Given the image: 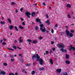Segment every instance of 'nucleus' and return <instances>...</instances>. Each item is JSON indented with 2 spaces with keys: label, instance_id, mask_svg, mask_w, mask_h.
I'll return each mask as SVG.
<instances>
[{
  "label": "nucleus",
  "instance_id": "42",
  "mask_svg": "<svg viewBox=\"0 0 75 75\" xmlns=\"http://www.w3.org/2000/svg\"><path fill=\"white\" fill-rule=\"evenodd\" d=\"M9 75H15L13 73H10L9 74Z\"/></svg>",
  "mask_w": 75,
  "mask_h": 75
},
{
  "label": "nucleus",
  "instance_id": "43",
  "mask_svg": "<svg viewBox=\"0 0 75 75\" xmlns=\"http://www.w3.org/2000/svg\"><path fill=\"white\" fill-rule=\"evenodd\" d=\"M21 20L22 21H24V19L23 18H21Z\"/></svg>",
  "mask_w": 75,
  "mask_h": 75
},
{
  "label": "nucleus",
  "instance_id": "38",
  "mask_svg": "<svg viewBox=\"0 0 75 75\" xmlns=\"http://www.w3.org/2000/svg\"><path fill=\"white\" fill-rule=\"evenodd\" d=\"M4 66H7V63H4Z\"/></svg>",
  "mask_w": 75,
  "mask_h": 75
},
{
  "label": "nucleus",
  "instance_id": "7",
  "mask_svg": "<svg viewBox=\"0 0 75 75\" xmlns=\"http://www.w3.org/2000/svg\"><path fill=\"white\" fill-rule=\"evenodd\" d=\"M66 7H67L68 9L69 8H71V5L70 4H68L66 5Z\"/></svg>",
  "mask_w": 75,
  "mask_h": 75
},
{
  "label": "nucleus",
  "instance_id": "24",
  "mask_svg": "<svg viewBox=\"0 0 75 75\" xmlns=\"http://www.w3.org/2000/svg\"><path fill=\"white\" fill-rule=\"evenodd\" d=\"M35 13H33L32 14V16L33 17H34V16H35Z\"/></svg>",
  "mask_w": 75,
  "mask_h": 75
},
{
  "label": "nucleus",
  "instance_id": "13",
  "mask_svg": "<svg viewBox=\"0 0 75 75\" xmlns=\"http://www.w3.org/2000/svg\"><path fill=\"white\" fill-rule=\"evenodd\" d=\"M69 55L67 54H66V59H68L69 58Z\"/></svg>",
  "mask_w": 75,
  "mask_h": 75
},
{
  "label": "nucleus",
  "instance_id": "52",
  "mask_svg": "<svg viewBox=\"0 0 75 75\" xmlns=\"http://www.w3.org/2000/svg\"><path fill=\"white\" fill-rule=\"evenodd\" d=\"M2 41H3V40H2V39H1L0 41V43H1V42H2Z\"/></svg>",
  "mask_w": 75,
  "mask_h": 75
},
{
  "label": "nucleus",
  "instance_id": "33",
  "mask_svg": "<svg viewBox=\"0 0 75 75\" xmlns=\"http://www.w3.org/2000/svg\"><path fill=\"white\" fill-rule=\"evenodd\" d=\"M10 57H11V58H13V55L10 54Z\"/></svg>",
  "mask_w": 75,
  "mask_h": 75
},
{
  "label": "nucleus",
  "instance_id": "5",
  "mask_svg": "<svg viewBox=\"0 0 75 75\" xmlns=\"http://www.w3.org/2000/svg\"><path fill=\"white\" fill-rule=\"evenodd\" d=\"M69 48H71L70 49H69V50H73V51H75V48L74 47H72V45H71L70 46H69Z\"/></svg>",
  "mask_w": 75,
  "mask_h": 75
},
{
  "label": "nucleus",
  "instance_id": "45",
  "mask_svg": "<svg viewBox=\"0 0 75 75\" xmlns=\"http://www.w3.org/2000/svg\"><path fill=\"white\" fill-rule=\"evenodd\" d=\"M51 43L52 44H54V41H52L51 42Z\"/></svg>",
  "mask_w": 75,
  "mask_h": 75
},
{
  "label": "nucleus",
  "instance_id": "26",
  "mask_svg": "<svg viewBox=\"0 0 75 75\" xmlns=\"http://www.w3.org/2000/svg\"><path fill=\"white\" fill-rule=\"evenodd\" d=\"M7 50H11V51H14V49H11V48H7Z\"/></svg>",
  "mask_w": 75,
  "mask_h": 75
},
{
  "label": "nucleus",
  "instance_id": "35",
  "mask_svg": "<svg viewBox=\"0 0 75 75\" xmlns=\"http://www.w3.org/2000/svg\"><path fill=\"white\" fill-rule=\"evenodd\" d=\"M14 61V59H11V62H13V61Z\"/></svg>",
  "mask_w": 75,
  "mask_h": 75
},
{
  "label": "nucleus",
  "instance_id": "9",
  "mask_svg": "<svg viewBox=\"0 0 75 75\" xmlns=\"http://www.w3.org/2000/svg\"><path fill=\"white\" fill-rule=\"evenodd\" d=\"M60 51H62V52H67V50H64L63 48H61L60 49Z\"/></svg>",
  "mask_w": 75,
  "mask_h": 75
},
{
  "label": "nucleus",
  "instance_id": "10",
  "mask_svg": "<svg viewBox=\"0 0 75 75\" xmlns=\"http://www.w3.org/2000/svg\"><path fill=\"white\" fill-rule=\"evenodd\" d=\"M36 22H37V23H38V22H39L40 24H41V21H40V19L38 18L36 19Z\"/></svg>",
  "mask_w": 75,
  "mask_h": 75
},
{
  "label": "nucleus",
  "instance_id": "2",
  "mask_svg": "<svg viewBox=\"0 0 75 75\" xmlns=\"http://www.w3.org/2000/svg\"><path fill=\"white\" fill-rule=\"evenodd\" d=\"M66 33L67 37H73L74 35H73V34L69 33V31L68 30H66Z\"/></svg>",
  "mask_w": 75,
  "mask_h": 75
},
{
  "label": "nucleus",
  "instance_id": "6",
  "mask_svg": "<svg viewBox=\"0 0 75 75\" xmlns=\"http://www.w3.org/2000/svg\"><path fill=\"white\" fill-rule=\"evenodd\" d=\"M25 14L28 18H30V17L29 16L30 15V13L29 12H26L25 13Z\"/></svg>",
  "mask_w": 75,
  "mask_h": 75
},
{
  "label": "nucleus",
  "instance_id": "55",
  "mask_svg": "<svg viewBox=\"0 0 75 75\" xmlns=\"http://www.w3.org/2000/svg\"><path fill=\"white\" fill-rule=\"evenodd\" d=\"M55 48L54 47L53 48L52 50L53 51H55Z\"/></svg>",
  "mask_w": 75,
  "mask_h": 75
},
{
  "label": "nucleus",
  "instance_id": "1",
  "mask_svg": "<svg viewBox=\"0 0 75 75\" xmlns=\"http://www.w3.org/2000/svg\"><path fill=\"white\" fill-rule=\"evenodd\" d=\"M35 58L37 59V61H39L40 65H42L43 64V60L41 59H40V57L38 54H34L33 55L32 57L33 59H34Z\"/></svg>",
  "mask_w": 75,
  "mask_h": 75
},
{
  "label": "nucleus",
  "instance_id": "15",
  "mask_svg": "<svg viewBox=\"0 0 75 75\" xmlns=\"http://www.w3.org/2000/svg\"><path fill=\"white\" fill-rule=\"evenodd\" d=\"M50 62L52 65H53V62H52V60L51 59H50Z\"/></svg>",
  "mask_w": 75,
  "mask_h": 75
},
{
  "label": "nucleus",
  "instance_id": "63",
  "mask_svg": "<svg viewBox=\"0 0 75 75\" xmlns=\"http://www.w3.org/2000/svg\"><path fill=\"white\" fill-rule=\"evenodd\" d=\"M73 18L74 19H75V16H74L73 17Z\"/></svg>",
  "mask_w": 75,
  "mask_h": 75
},
{
  "label": "nucleus",
  "instance_id": "36",
  "mask_svg": "<svg viewBox=\"0 0 75 75\" xmlns=\"http://www.w3.org/2000/svg\"><path fill=\"white\" fill-rule=\"evenodd\" d=\"M71 33H74V31L73 30H71Z\"/></svg>",
  "mask_w": 75,
  "mask_h": 75
},
{
  "label": "nucleus",
  "instance_id": "18",
  "mask_svg": "<svg viewBox=\"0 0 75 75\" xmlns=\"http://www.w3.org/2000/svg\"><path fill=\"white\" fill-rule=\"evenodd\" d=\"M0 23L1 24H5V22L4 21H1L0 22Z\"/></svg>",
  "mask_w": 75,
  "mask_h": 75
},
{
  "label": "nucleus",
  "instance_id": "49",
  "mask_svg": "<svg viewBox=\"0 0 75 75\" xmlns=\"http://www.w3.org/2000/svg\"><path fill=\"white\" fill-rule=\"evenodd\" d=\"M43 5H44V6H45V2H44L42 3Z\"/></svg>",
  "mask_w": 75,
  "mask_h": 75
},
{
  "label": "nucleus",
  "instance_id": "17",
  "mask_svg": "<svg viewBox=\"0 0 75 75\" xmlns=\"http://www.w3.org/2000/svg\"><path fill=\"white\" fill-rule=\"evenodd\" d=\"M63 75H68V74L66 72H64L63 73Z\"/></svg>",
  "mask_w": 75,
  "mask_h": 75
},
{
  "label": "nucleus",
  "instance_id": "30",
  "mask_svg": "<svg viewBox=\"0 0 75 75\" xmlns=\"http://www.w3.org/2000/svg\"><path fill=\"white\" fill-rule=\"evenodd\" d=\"M13 48H14V49H15V50H16V48H17V47L16 46H13Z\"/></svg>",
  "mask_w": 75,
  "mask_h": 75
},
{
  "label": "nucleus",
  "instance_id": "16",
  "mask_svg": "<svg viewBox=\"0 0 75 75\" xmlns=\"http://www.w3.org/2000/svg\"><path fill=\"white\" fill-rule=\"evenodd\" d=\"M13 27H14V26H13V25H11L9 27V28L10 30H11L12 29H13Z\"/></svg>",
  "mask_w": 75,
  "mask_h": 75
},
{
  "label": "nucleus",
  "instance_id": "50",
  "mask_svg": "<svg viewBox=\"0 0 75 75\" xmlns=\"http://www.w3.org/2000/svg\"><path fill=\"white\" fill-rule=\"evenodd\" d=\"M22 24L23 25H25V23H24V22H23L22 23Z\"/></svg>",
  "mask_w": 75,
  "mask_h": 75
},
{
  "label": "nucleus",
  "instance_id": "19",
  "mask_svg": "<svg viewBox=\"0 0 75 75\" xmlns=\"http://www.w3.org/2000/svg\"><path fill=\"white\" fill-rule=\"evenodd\" d=\"M27 41H28V42H32V40H31V39H28L27 40Z\"/></svg>",
  "mask_w": 75,
  "mask_h": 75
},
{
  "label": "nucleus",
  "instance_id": "37",
  "mask_svg": "<svg viewBox=\"0 0 75 75\" xmlns=\"http://www.w3.org/2000/svg\"><path fill=\"white\" fill-rule=\"evenodd\" d=\"M51 33H54V30H53L52 29H51Z\"/></svg>",
  "mask_w": 75,
  "mask_h": 75
},
{
  "label": "nucleus",
  "instance_id": "28",
  "mask_svg": "<svg viewBox=\"0 0 75 75\" xmlns=\"http://www.w3.org/2000/svg\"><path fill=\"white\" fill-rule=\"evenodd\" d=\"M30 65H31V64L30 63H28L26 64V66H27V67H28L29 66H30Z\"/></svg>",
  "mask_w": 75,
  "mask_h": 75
},
{
  "label": "nucleus",
  "instance_id": "41",
  "mask_svg": "<svg viewBox=\"0 0 75 75\" xmlns=\"http://www.w3.org/2000/svg\"><path fill=\"white\" fill-rule=\"evenodd\" d=\"M38 27L37 26L35 27V29L36 30H38Z\"/></svg>",
  "mask_w": 75,
  "mask_h": 75
},
{
  "label": "nucleus",
  "instance_id": "22",
  "mask_svg": "<svg viewBox=\"0 0 75 75\" xmlns=\"http://www.w3.org/2000/svg\"><path fill=\"white\" fill-rule=\"evenodd\" d=\"M33 44H37V41L36 40H33Z\"/></svg>",
  "mask_w": 75,
  "mask_h": 75
},
{
  "label": "nucleus",
  "instance_id": "25",
  "mask_svg": "<svg viewBox=\"0 0 75 75\" xmlns=\"http://www.w3.org/2000/svg\"><path fill=\"white\" fill-rule=\"evenodd\" d=\"M19 28H20L21 29H23V28H24V27L21 26V25H20L19 26Z\"/></svg>",
  "mask_w": 75,
  "mask_h": 75
},
{
  "label": "nucleus",
  "instance_id": "32",
  "mask_svg": "<svg viewBox=\"0 0 75 75\" xmlns=\"http://www.w3.org/2000/svg\"><path fill=\"white\" fill-rule=\"evenodd\" d=\"M11 5H13L15 4V3H14V2H12L11 3Z\"/></svg>",
  "mask_w": 75,
  "mask_h": 75
},
{
  "label": "nucleus",
  "instance_id": "27",
  "mask_svg": "<svg viewBox=\"0 0 75 75\" xmlns=\"http://www.w3.org/2000/svg\"><path fill=\"white\" fill-rule=\"evenodd\" d=\"M46 23L48 24V25H50V22H49V21L48 20H47L46 22Z\"/></svg>",
  "mask_w": 75,
  "mask_h": 75
},
{
  "label": "nucleus",
  "instance_id": "3",
  "mask_svg": "<svg viewBox=\"0 0 75 75\" xmlns=\"http://www.w3.org/2000/svg\"><path fill=\"white\" fill-rule=\"evenodd\" d=\"M40 30H42V32H45V28L44 27V25L43 24L40 25Z\"/></svg>",
  "mask_w": 75,
  "mask_h": 75
},
{
  "label": "nucleus",
  "instance_id": "51",
  "mask_svg": "<svg viewBox=\"0 0 75 75\" xmlns=\"http://www.w3.org/2000/svg\"><path fill=\"white\" fill-rule=\"evenodd\" d=\"M25 71V70L24 69H23L22 70V72H24Z\"/></svg>",
  "mask_w": 75,
  "mask_h": 75
},
{
  "label": "nucleus",
  "instance_id": "62",
  "mask_svg": "<svg viewBox=\"0 0 75 75\" xmlns=\"http://www.w3.org/2000/svg\"><path fill=\"white\" fill-rule=\"evenodd\" d=\"M14 57H17V55H16V54H15V55H14Z\"/></svg>",
  "mask_w": 75,
  "mask_h": 75
},
{
  "label": "nucleus",
  "instance_id": "58",
  "mask_svg": "<svg viewBox=\"0 0 75 75\" xmlns=\"http://www.w3.org/2000/svg\"><path fill=\"white\" fill-rule=\"evenodd\" d=\"M18 75V73H15V75Z\"/></svg>",
  "mask_w": 75,
  "mask_h": 75
},
{
  "label": "nucleus",
  "instance_id": "54",
  "mask_svg": "<svg viewBox=\"0 0 75 75\" xmlns=\"http://www.w3.org/2000/svg\"><path fill=\"white\" fill-rule=\"evenodd\" d=\"M15 12L16 13H18V10H16Z\"/></svg>",
  "mask_w": 75,
  "mask_h": 75
},
{
  "label": "nucleus",
  "instance_id": "11",
  "mask_svg": "<svg viewBox=\"0 0 75 75\" xmlns=\"http://www.w3.org/2000/svg\"><path fill=\"white\" fill-rule=\"evenodd\" d=\"M0 74H2L3 75H5L6 72L3 71H1L0 73Z\"/></svg>",
  "mask_w": 75,
  "mask_h": 75
},
{
  "label": "nucleus",
  "instance_id": "40",
  "mask_svg": "<svg viewBox=\"0 0 75 75\" xmlns=\"http://www.w3.org/2000/svg\"><path fill=\"white\" fill-rule=\"evenodd\" d=\"M39 39L40 40H42V37H40L39 38Z\"/></svg>",
  "mask_w": 75,
  "mask_h": 75
},
{
  "label": "nucleus",
  "instance_id": "64",
  "mask_svg": "<svg viewBox=\"0 0 75 75\" xmlns=\"http://www.w3.org/2000/svg\"><path fill=\"white\" fill-rule=\"evenodd\" d=\"M2 20H4V17H2Z\"/></svg>",
  "mask_w": 75,
  "mask_h": 75
},
{
  "label": "nucleus",
  "instance_id": "47",
  "mask_svg": "<svg viewBox=\"0 0 75 75\" xmlns=\"http://www.w3.org/2000/svg\"><path fill=\"white\" fill-rule=\"evenodd\" d=\"M2 44L3 45H6V43H5V42H3L2 43Z\"/></svg>",
  "mask_w": 75,
  "mask_h": 75
},
{
  "label": "nucleus",
  "instance_id": "20",
  "mask_svg": "<svg viewBox=\"0 0 75 75\" xmlns=\"http://www.w3.org/2000/svg\"><path fill=\"white\" fill-rule=\"evenodd\" d=\"M39 70H40V71H43V70H44V68L42 67V68H40Z\"/></svg>",
  "mask_w": 75,
  "mask_h": 75
},
{
  "label": "nucleus",
  "instance_id": "31",
  "mask_svg": "<svg viewBox=\"0 0 75 75\" xmlns=\"http://www.w3.org/2000/svg\"><path fill=\"white\" fill-rule=\"evenodd\" d=\"M68 18H71V16H70V15L68 14Z\"/></svg>",
  "mask_w": 75,
  "mask_h": 75
},
{
  "label": "nucleus",
  "instance_id": "61",
  "mask_svg": "<svg viewBox=\"0 0 75 75\" xmlns=\"http://www.w3.org/2000/svg\"><path fill=\"white\" fill-rule=\"evenodd\" d=\"M19 56H21V54H19Z\"/></svg>",
  "mask_w": 75,
  "mask_h": 75
},
{
  "label": "nucleus",
  "instance_id": "8",
  "mask_svg": "<svg viewBox=\"0 0 75 75\" xmlns=\"http://www.w3.org/2000/svg\"><path fill=\"white\" fill-rule=\"evenodd\" d=\"M57 73H60L61 72V69H57Z\"/></svg>",
  "mask_w": 75,
  "mask_h": 75
},
{
  "label": "nucleus",
  "instance_id": "39",
  "mask_svg": "<svg viewBox=\"0 0 75 75\" xmlns=\"http://www.w3.org/2000/svg\"><path fill=\"white\" fill-rule=\"evenodd\" d=\"M14 43H15V44H16V43H17V40H15L14 41Z\"/></svg>",
  "mask_w": 75,
  "mask_h": 75
},
{
  "label": "nucleus",
  "instance_id": "46",
  "mask_svg": "<svg viewBox=\"0 0 75 75\" xmlns=\"http://www.w3.org/2000/svg\"><path fill=\"white\" fill-rule=\"evenodd\" d=\"M3 40H4V42L6 41V39L4 38L3 39Z\"/></svg>",
  "mask_w": 75,
  "mask_h": 75
},
{
  "label": "nucleus",
  "instance_id": "48",
  "mask_svg": "<svg viewBox=\"0 0 75 75\" xmlns=\"http://www.w3.org/2000/svg\"><path fill=\"white\" fill-rule=\"evenodd\" d=\"M57 26H58V25H57V24H56L54 26V27H57Z\"/></svg>",
  "mask_w": 75,
  "mask_h": 75
},
{
  "label": "nucleus",
  "instance_id": "34",
  "mask_svg": "<svg viewBox=\"0 0 75 75\" xmlns=\"http://www.w3.org/2000/svg\"><path fill=\"white\" fill-rule=\"evenodd\" d=\"M46 17H47V18H49V17L48 16V15L47 14H46Z\"/></svg>",
  "mask_w": 75,
  "mask_h": 75
},
{
  "label": "nucleus",
  "instance_id": "21",
  "mask_svg": "<svg viewBox=\"0 0 75 75\" xmlns=\"http://www.w3.org/2000/svg\"><path fill=\"white\" fill-rule=\"evenodd\" d=\"M15 29L16 30V31H18V29L17 28V27L16 26H15Z\"/></svg>",
  "mask_w": 75,
  "mask_h": 75
},
{
  "label": "nucleus",
  "instance_id": "56",
  "mask_svg": "<svg viewBox=\"0 0 75 75\" xmlns=\"http://www.w3.org/2000/svg\"><path fill=\"white\" fill-rule=\"evenodd\" d=\"M22 38V37H21L19 38V40H21V38Z\"/></svg>",
  "mask_w": 75,
  "mask_h": 75
},
{
  "label": "nucleus",
  "instance_id": "4",
  "mask_svg": "<svg viewBox=\"0 0 75 75\" xmlns=\"http://www.w3.org/2000/svg\"><path fill=\"white\" fill-rule=\"evenodd\" d=\"M57 46L59 48H63L65 47V46H64V45L63 43H60L58 44V45H57Z\"/></svg>",
  "mask_w": 75,
  "mask_h": 75
},
{
  "label": "nucleus",
  "instance_id": "44",
  "mask_svg": "<svg viewBox=\"0 0 75 75\" xmlns=\"http://www.w3.org/2000/svg\"><path fill=\"white\" fill-rule=\"evenodd\" d=\"M23 10V8H21L20 9V10L21 11H21H22V10Z\"/></svg>",
  "mask_w": 75,
  "mask_h": 75
},
{
  "label": "nucleus",
  "instance_id": "59",
  "mask_svg": "<svg viewBox=\"0 0 75 75\" xmlns=\"http://www.w3.org/2000/svg\"><path fill=\"white\" fill-rule=\"evenodd\" d=\"M17 48H18V49H19L20 50L21 49V48L19 47H18Z\"/></svg>",
  "mask_w": 75,
  "mask_h": 75
},
{
  "label": "nucleus",
  "instance_id": "12",
  "mask_svg": "<svg viewBox=\"0 0 75 75\" xmlns=\"http://www.w3.org/2000/svg\"><path fill=\"white\" fill-rule=\"evenodd\" d=\"M65 62L67 64H70V62L69 60H66Z\"/></svg>",
  "mask_w": 75,
  "mask_h": 75
},
{
  "label": "nucleus",
  "instance_id": "23",
  "mask_svg": "<svg viewBox=\"0 0 75 75\" xmlns=\"http://www.w3.org/2000/svg\"><path fill=\"white\" fill-rule=\"evenodd\" d=\"M35 71H32L31 74H32V75H34V74H35Z\"/></svg>",
  "mask_w": 75,
  "mask_h": 75
},
{
  "label": "nucleus",
  "instance_id": "29",
  "mask_svg": "<svg viewBox=\"0 0 75 75\" xmlns=\"http://www.w3.org/2000/svg\"><path fill=\"white\" fill-rule=\"evenodd\" d=\"M19 41L20 42H22L23 41V40L20 39L19 40Z\"/></svg>",
  "mask_w": 75,
  "mask_h": 75
},
{
  "label": "nucleus",
  "instance_id": "57",
  "mask_svg": "<svg viewBox=\"0 0 75 75\" xmlns=\"http://www.w3.org/2000/svg\"><path fill=\"white\" fill-rule=\"evenodd\" d=\"M65 28H67V29H68V26H65Z\"/></svg>",
  "mask_w": 75,
  "mask_h": 75
},
{
  "label": "nucleus",
  "instance_id": "60",
  "mask_svg": "<svg viewBox=\"0 0 75 75\" xmlns=\"http://www.w3.org/2000/svg\"><path fill=\"white\" fill-rule=\"evenodd\" d=\"M75 25V24L74 23H72L71 24V25Z\"/></svg>",
  "mask_w": 75,
  "mask_h": 75
},
{
  "label": "nucleus",
  "instance_id": "14",
  "mask_svg": "<svg viewBox=\"0 0 75 75\" xmlns=\"http://www.w3.org/2000/svg\"><path fill=\"white\" fill-rule=\"evenodd\" d=\"M8 22H9V23H10V24H11V19L9 18H8Z\"/></svg>",
  "mask_w": 75,
  "mask_h": 75
},
{
  "label": "nucleus",
  "instance_id": "53",
  "mask_svg": "<svg viewBox=\"0 0 75 75\" xmlns=\"http://www.w3.org/2000/svg\"><path fill=\"white\" fill-rule=\"evenodd\" d=\"M46 54H48V51H46Z\"/></svg>",
  "mask_w": 75,
  "mask_h": 75
}]
</instances>
